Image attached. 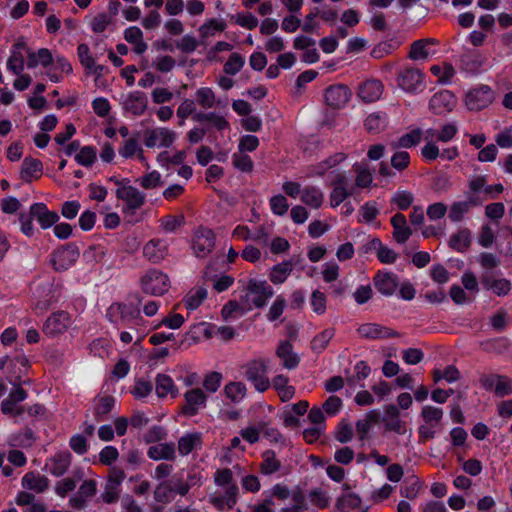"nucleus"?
I'll use <instances>...</instances> for the list:
<instances>
[{
  "label": "nucleus",
  "mask_w": 512,
  "mask_h": 512,
  "mask_svg": "<svg viewBox=\"0 0 512 512\" xmlns=\"http://www.w3.org/2000/svg\"><path fill=\"white\" fill-rule=\"evenodd\" d=\"M478 382L481 388L493 392L498 397L512 394V380L505 375L481 372L478 374Z\"/></svg>",
  "instance_id": "obj_8"
},
{
  "label": "nucleus",
  "mask_w": 512,
  "mask_h": 512,
  "mask_svg": "<svg viewBox=\"0 0 512 512\" xmlns=\"http://www.w3.org/2000/svg\"><path fill=\"white\" fill-rule=\"evenodd\" d=\"M156 394L160 398H164L168 395L171 397L177 396V388L175 387L172 378L165 374H158L155 381Z\"/></svg>",
  "instance_id": "obj_46"
},
{
  "label": "nucleus",
  "mask_w": 512,
  "mask_h": 512,
  "mask_svg": "<svg viewBox=\"0 0 512 512\" xmlns=\"http://www.w3.org/2000/svg\"><path fill=\"white\" fill-rule=\"evenodd\" d=\"M292 270L293 263L291 260L278 263L271 268L269 272V280L275 285L282 284L286 281Z\"/></svg>",
  "instance_id": "obj_45"
},
{
  "label": "nucleus",
  "mask_w": 512,
  "mask_h": 512,
  "mask_svg": "<svg viewBox=\"0 0 512 512\" xmlns=\"http://www.w3.org/2000/svg\"><path fill=\"white\" fill-rule=\"evenodd\" d=\"M226 29V23L216 19H210L202 24L199 28L200 37L203 39L214 36L218 32H223Z\"/></svg>",
  "instance_id": "obj_62"
},
{
  "label": "nucleus",
  "mask_w": 512,
  "mask_h": 512,
  "mask_svg": "<svg viewBox=\"0 0 512 512\" xmlns=\"http://www.w3.org/2000/svg\"><path fill=\"white\" fill-rule=\"evenodd\" d=\"M223 392L231 402L240 403L247 394V388L242 382H229L225 385Z\"/></svg>",
  "instance_id": "obj_56"
},
{
  "label": "nucleus",
  "mask_w": 512,
  "mask_h": 512,
  "mask_svg": "<svg viewBox=\"0 0 512 512\" xmlns=\"http://www.w3.org/2000/svg\"><path fill=\"white\" fill-rule=\"evenodd\" d=\"M118 153L124 159L132 158L135 155H137L140 160L144 159L143 149L140 147L136 138L124 140L118 149Z\"/></svg>",
  "instance_id": "obj_54"
},
{
  "label": "nucleus",
  "mask_w": 512,
  "mask_h": 512,
  "mask_svg": "<svg viewBox=\"0 0 512 512\" xmlns=\"http://www.w3.org/2000/svg\"><path fill=\"white\" fill-rule=\"evenodd\" d=\"M444 412L441 408L425 405L422 407L420 416L423 423L418 428L419 437L426 441L433 439L437 430L441 429V422Z\"/></svg>",
  "instance_id": "obj_4"
},
{
  "label": "nucleus",
  "mask_w": 512,
  "mask_h": 512,
  "mask_svg": "<svg viewBox=\"0 0 512 512\" xmlns=\"http://www.w3.org/2000/svg\"><path fill=\"white\" fill-rule=\"evenodd\" d=\"M21 47V44H15L7 60V70L14 75H20L25 68L24 56L20 51Z\"/></svg>",
  "instance_id": "obj_50"
},
{
  "label": "nucleus",
  "mask_w": 512,
  "mask_h": 512,
  "mask_svg": "<svg viewBox=\"0 0 512 512\" xmlns=\"http://www.w3.org/2000/svg\"><path fill=\"white\" fill-rule=\"evenodd\" d=\"M176 139V132L167 127H154L144 131V144L147 148H169Z\"/></svg>",
  "instance_id": "obj_11"
},
{
  "label": "nucleus",
  "mask_w": 512,
  "mask_h": 512,
  "mask_svg": "<svg viewBox=\"0 0 512 512\" xmlns=\"http://www.w3.org/2000/svg\"><path fill=\"white\" fill-rule=\"evenodd\" d=\"M437 43L433 38H424L414 41L411 45L409 58L412 60H425L429 56L428 47Z\"/></svg>",
  "instance_id": "obj_49"
},
{
  "label": "nucleus",
  "mask_w": 512,
  "mask_h": 512,
  "mask_svg": "<svg viewBox=\"0 0 512 512\" xmlns=\"http://www.w3.org/2000/svg\"><path fill=\"white\" fill-rule=\"evenodd\" d=\"M393 227V238L399 244L405 243L412 234L407 226L406 217L402 213H396L390 220Z\"/></svg>",
  "instance_id": "obj_33"
},
{
  "label": "nucleus",
  "mask_w": 512,
  "mask_h": 512,
  "mask_svg": "<svg viewBox=\"0 0 512 512\" xmlns=\"http://www.w3.org/2000/svg\"><path fill=\"white\" fill-rule=\"evenodd\" d=\"M71 459L69 451L57 452L46 460L45 468L51 475L60 477L68 471Z\"/></svg>",
  "instance_id": "obj_23"
},
{
  "label": "nucleus",
  "mask_w": 512,
  "mask_h": 512,
  "mask_svg": "<svg viewBox=\"0 0 512 512\" xmlns=\"http://www.w3.org/2000/svg\"><path fill=\"white\" fill-rule=\"evenodd\" d=\"M122 106L127 113L139 117L142 116L148 108V98L142 91H132L125 97Z\"/></svg>",
  "instance_id": "obj_21"
},
{
  "label": "nucleus",
  "mask_w": 512,
  "mask_h": 512,
  "mask_svg": "<svg viewBox=\"0 0 512 512\" xmlns=\"http://www.w3.org/2000/svg\"><path fill=\"white\" fill-rule=\"evenodd\" d=\"M124 39L133 46V51L138 55L143 54L148 48L146 42L143 40V33L137 26L126 28L124 31Z\"/></svg>",
  "instance_id": "obj_40"
},
{
  "label": "nucleus",
  "mask_w": 512,
  "mask_h": 512,
  "mask_svg": "<svg viewBox=\"0 0 512 512\" xmlns=\"http://www.w3.org/2000/svg\"><path fill=\"white\" fill-rule=\"evenodd\" d=\"M169 252V244L167 240L161 238H153L149 240L142 249L144 258L154 264L163 261Z\"/></svg>",
  "instance_id": "obj_16"
},
{
  "label": "nucleus",
  "mask_w": 512,
  "mask_h": 512,
  "mask_svg": "<svg viewBox=\"0 0 512 512\" xmlns=\"http://www.w3.org/2000/svg\"><path fill=\"white\" fill-rule=\"evenodd\" d=\"M268 497L276 498L279 501L291 499V504L281 508L280 512H303L307 509L306 497L301 490L291 491L287 485L277 483L271 490Z\"/></svg>",
  "instance_id": "obj_3"
},
{
  "label": "nucleus",
  "mask_w": 512,
  "mask_h": 512,
  "mask_svg": "<svg viewBox=\"0 0 512 512\" xmlns=\"http://www.w3.org/2000/svg\"><path fill=\"white\" fill-rule=\"evenodd\" d=\"M361 503L362 500L357 494L346 492L337 498L335 507L339 512H353L361 507Z\"/></svg>",
  "instance_id": "obj_44"
},
{
  "label": "nucleus",
  "mask_w": 512,
  "mask_h": 512,
  "mask_svg": "<svg viewBox=\"0 0 512 512\" xmlns=\"http://www.w3.org/2000/svg\"><path fill=\"white\" fill-rule=\"evenodd\" d=\"M457 99L449 90H442L435 93L430 101L429 108L436 115H443L451 112L456 106Z\"/></svg>",
  "instance_id": "obj_17"
},
{
  "label": "nucleus",
  "mask_w": 512,
  "mask_h": 512,
  "mask_svg": "<svg viewBox=\"0 0 512 512\" xmlns=\"http://www.w3.org/2000/svg\"><path fill=\"white\" fill-rule=\"evenodd\" d=\"M159 227L165 233H173L184 223V216L180 215H165L159 220Z\"/></svg>",
  "instance_id": "obj_64"
},
{
  "label": "nucleus",
  "mask_w": 512,
  "mask_h": 512,
  "mask_svg": "<svg viewBox=\"0 0 512 512\" xmlns=\"http://www.w3.org/2000/svg\"><path fill=\"white\" fill-rule=\"evenodd\" d=\"M115 405V398L113 396L105 395L95 399L94 401V416L98 422L107 419V415L112 411Z\"/></svg>",
  "instance_id": "obj_43"
},
{
  "label": "nucleus",
  "mask_w": 512,
  "mask_h": 512,
  "mask_svg": "<svg viewBox=\"0 0 512 512\" xmlns=\"http://www.w3.org/2000/svg\"><path fill=\"white\" fill-rule=\"evenodd\" d=\"M494 100V92L488 85H478L471 88L465 96V104L470 111H480L487 108Z\"/></svg>",
  "instance_id": "obj_9"
},
{
  "label": "nucleus",
  "mask_w": 512,
  "mask_h": 512,
  "mask_svg": "<svg viewBox=\"0 0 512 512\" xmlns=\"http://www.w3.org/2000/svg\"><path fill=\"white\" fill-rule=\"evenodd\" d=\"M22 487L36 493H42L48 488V479L34 472H27L21 480Z\"/></svg>",
  "instance_id": "obj_41"
},
{
  "label": "nucleus",
  "mask_w": 512,
  "mask_h": 512,
  "mask_svg": "<svg viewBox=\"0 0 512 512\" xmlns=\"http://www.w3.org/2000/svg\"><path fill=\"white\" fill-rule=\"evenodd\" d=\"M245 296L243 300L256 308H262L273 296V288L265 281L251 278L245 286Z\"/></svg>",
  "instance_id": "obj_7"
},
{
  "label": "nucleus",
  "mask_w": 512,
  "mask_h": 512,
  "mask_svg": "<svg viewBox=\"0 0 512 512\" xmlns=\"http://www.w3.org/2000/svg\"><path fill=\"white\" fill-rule=\"evenodd\" d=\"M215 246V234L210 228L199 227L193 235L192 249L199 258L206 257Z\"/></svg>",
  "instance_id": "obj_13"
},
{
  "label": "nucleus",
  "mask_w": 512,
  "mask_h": 512,
  "mask_svg": "<svg viewBox=\"0 0 512 512\" xmlns=\"http://www.w3.org/2000/svg\"><path fill=\"white\" fill-rule=\"evenodd\" d=\"M147 456L154 461H174L176 459L175 444L173 442H162L150 446L147 449Z\"/></svg>",
  "instance_id": "obj_29"
},
{
  "label": "nucleus",
  "mask_w": 512,
  "mask_h": 512,
  "mask_svg": "<svg viewBox=\"0 0 512 512\" xmlns=\"http://www.w3.org/2000/svg\"><path fill=\"white\" fill-rule=\"evenodd\" d=\"M31 215L38 221L42 229H48L55 225L59 220V215L55 211H50L46 204L38 202L30 206Z\"/></svg>",
  "instance_id": "obj_24"
},
{
  "label": "nucleus",
  "mask_w": 512,
  "mask_h": 512,
  "mask_svg": "<svg viewBox=\"0 0 512 512\" xmlns=\"http://www.w3.org/2000/svg\"><path fill=\"white\" fill-rule=\"evenodd\" d=\"M207 290L204 287H194L185 296L183 302L187 310L197 309L207 298Z\"/></svg>",
  "instance_id": "obj_52"
},
{
  "label": "nucleus",
  "mask_w": 512,
  "mask_h": 512,
  "mask_svg": "<svg viewBox=\"0 0 512 512\" xmlns=\"http://www.w3.org/2000/svg\"><path fill=\"white\" fill-rule=\"evenodd\" d=\"M106 255L105 247L97 244L89 246L83 252V260L89 265L101 263Z\"/></svg>",
  "instance_id": "obj_61"
},
{
  "label": "nucleus",
  "mask_w": 512,
  "mask_h": 512,
  "mask_svg": "<svg viewBox=\"0 0 512 512\" xmlns=\"http://www.w3.org/2000/svg\"><path fill=\"white\" fill-rule=\"evenodd\" d=\"M364 125L368 132L380 133L387 125V115L381 112L371 113L366 117Z\"/></svg>",
  "instance_id": "obj_55"
},
{
  "label": "nucleus",
  "mask_w": 512,
  "mask_h": 512,
  "mask_svg": "<svg viewBox=\"0 0 512 512\" xmlns=\"http://www.w3.org/2000/svg\"><path fill=\"white\" fill-rule=\"evenodd\" d=\"M423 77L424 76L419 69L409 67L398 73L397 83L404 91L416 93L424 88Z\"/></svg>",
  "instance_id": "obj_14"
},
{
  "label": "nucleus",
  "mask_w": 512,
  "mask_h": 512,
  "mask_svg": "<svg viewBox=\"0 0 512 512\" xmlns=\"http://www.w3.org/2000/svg\"><path fill=\"white\" fill-rule=\"evenodd\" d=\"M346 158V154L342 152H337L314 165L311 168V172L308 174V176H323L327 171L337 167L340 163L345 161Z\"/></svg>",
  "instance_id": "obj_34"
},
{
  "label": "nucleus",
  "mask_w": 512,
  "mask_h": 512,
  "mask_svg": "<svg viewBox=\"0 0 512 512\" xmlns=\"http://www.w3.org/2000/svg\"><path fill=\"white\" fill-rule=\"evenodd\" d=\"M140 285L144 293L161 296L169 290L170 280L164 272L151 268L140 278Z\"/></svg>",
  "instance_id": "obj_6"
},
{
  "label": "nucleus",
  "mask_w": 512,
  "mask_h": 512,
  "mask_svg": "<svg viewBox=\"0 0 512 512\" xmlns=\"http://www.w3.org/2000/svg\"><path fill=\"white\" fill-rule=\"evenodd\" d=\"M357 333L360 335V337L368 340H378L400 336L397 331L377 323L362 324L357 328Z\"/></svg>",
  "instance_id": "obj_19"
},
{
  "label": "nucleus",
  "mask_w": 512,
  "mask_h": 512,
  "mask_svg": "<svg viewBox=\"0 0 512 512\" xmlns=\"http://www.w3.org/2000/svg\"><path fill=\"white\" fill-rule=\"evenodd\" d=\"M270 383L282 402H287L295 396L296 388L289 385V378L287 376L283 374L276 375Z\"/></svg>",
  "instance_id": "obj_31"
},
{
  "label": "nucleus",
  "mask_w": 512,
  "mask_h": 512,
  "mask_svg": "<svg viewBox=\"0 0 512 512\" xmlns=\"http://www.w3.org/2000/svg\"><path fill=\"white\" fill-rule=\"evenodd\" d=\"M436 142L448 143L452 141L458 133V126L454 122H447L434 130L432 128L427 129L425 132Z\"/></svg>",
  "instance_id": "obj_37"
},
{
  "label": "nucleus",
  "mask_w": 512,
  "mask_h": 512,
  "mask_svg": "<svg viewBox=\"0 0 512 512\" xmlns=\"http://www.w3.org/2000/svg\"><path fill=\"white\" fill-rule=\"evenodd\" d=\"M276 355L282 360L283 367L286 369H295L299 365L300 359L293 352V347L289 341L280 342Z\"/></svg>",
  "instance_id": "obj_38"
},
{
  "label": "nucleus",
  "mask_w": 512,
  "mask_h": 512,
  "mask_svg": "<svg viewBox=\"0 0 512 512\" xmlns=\"http://www.w3.org/2000/svg\"><path fill=\"white\" fill-rule=\"evenodd\" d=\"M423 131L420 128H414L400 136L397 140L391 142L392 149H409L418 145L422 139Z\"/></svg>",
  "instance_id": "obj_39"
},
{
  "label": "nucleus",
  "mask_w": 512,
  "mask_h": 512,
  "mask_svg": "<svg viewBox=\"0 0 512 512\" xmlns=\"http://www.w3.org/2000/svg\"><path fill=\"white\" fill-rule=\"evenodd\" d=\"M72 71L73 68L68 59L57 55L53 58V62L49 66L46 75L51 82L58 83L64 78V75L71 74Z\"/></svg>",
  "instance_id": "obj_27"
},
{
  "label": "nucleus",
  "mask_w": 512,
  "mask_h": 512,
  "mask_svg": "<svg viewBox=\"0 0 512 512\" xmlns=\"http://www.w3.org/2000/svg\"><path fill=\"white\" fill-rule=\"evenodd\" d=\"M73 324L71 315L66 311L52 313L45 320L42 331L48 337H56L65 333Z\"/></svg>",
  "instance_id": "obj_12"
},
{
  "label": "nucleus",
  "mask_w": 512,
  "mask_h": 512,
  "mask_svg": "<svg viewBox=\"0 0 512 512\" xmlns=\"http://www.w3.org/2000/svg\"><path fill=\"white\" fill-rule=\"evenodd\" d=\"M195 103L203 110H209L223 106L216 98L215 92L210 87H200L195 91Z\"/></svg>",
  "instance_id": "obj_35"
},
{
  "label": "nucleus",
  "mask_w": 512,
  "mask_h": 512,
  "mask_svg": "<svg viewBox=\"0 0 512 512\" xmlns=\"http://www.w3.org/2000/svg\"><path fill=\"white\" fill-rule=\"evenodd\" d=\"M203 445L202 433L194 431L183 434L177 443V450L180 456L184 457L194 450H200Z\"/></svg>",
  "instance_id": "obj_25"
},
{
  "label": "nucleus",
  "mask_w": 512,
  "mask_h": 512,
  "mask_svg": "<svg viewBox=\"0 0 512 512\" xmlns=\"http://www.w3.org/2000/svg\"><path fill=\"white\" fill-rule=\"evenodd\" d=\"M471 244V232L467 228L460 229L452 234L449 239V246L457 252H465Z\"/></svg>",
  "instance_id": "obj_47"
},
{
  "label": "nucleus",
  "mask_w": 512,
  "mask_h": 512,
  "mask_svg": "<svg viewBox=\"0 0 512 512\" xmlns=\"http://www.w3.org/2000/svg\"><path fill=\"white\" fill-rule=\"evenodd\" d=\"M430 72L437 78V81L443 84L449 83L455 75L454 67L449 63L442 65H433Z\"/></svg>",
  "instance_id": "obj_60"
},
{
  "label": "nucleus",
  "mask_w": 512,
  "mask_h": 512,
  "mask_svg": "<svg viewBox=\"0 0 512 512\" xmlns=\"http://www.w3.org/2000/svg\"><path fill=\"white\" fill-rule=\"evenodd\" d=\"M193 121L199 123H208L211 127L220 132L230 129V123L228 120L216 112L199 111L197 114H194Z\"/></svg>",
  "instance_id": "obj_32"
},
{
  "label": "nucleus",
  "mask_w": 512,
  "mask_h": 512,
  "mask_svg": "<svg viewBox=\"0 0 512 512\" xmlns=\"http://www.w3.org/2000/svg\"><path fill=\"white\" fill-rule=\"evenodd\" d=\"M300 200L312 209H318L324 202L322 190L313 185H306L302 188Z\"/></svg>",
  "instance_id": "obj_36"
},
{
  "label": "nucleus",
  "mask_w": 512,
  "mask_h": 512,
  "mask_svg": "<svg viewBox=\"0 0 512 512\" xmlns=\"http://www.w3.org/2000/svg\"><path fill=\"white\" fill-rule=\"evenodd\" d=\"M351 97V90L343 84L331 85L324 92L325 103L333 109L344 108Z\"/></svg>",
  "instance_id": "obj_15"
},
{
  "label": "nucleus",
  "mask_w": 512,
  "mask_h": 512,
  "mask_svg": "<svg viewBox=\"0 0 512 512\" xmlns=\"http://www.w3.org/2000/svg\"><path fill=\"white\" fill-rule=\"evenodd\" d=\"M425 141L426 143L421 148L420 154L425 162L430 163L440 157V149L436 144V141L427 134L425 136Z\"/></svg>",
  "instance_id": "obj_63"
},
{
  "label": "nucleus",
  "mask_w": 512,
  "mask_h": 512,
  "mask_svg": "<svg viewBox=\"0 0 512 512\" xmlns=\"http://www.w3.org/2000/svg\"><path fill=\"white\" fill-rule=\"evenodd\" d=\"M43 165L40 160L26 157L22 163L21 179L29 182L32 179H37L41 176Z\"/></svg>",
  "instance_id": "obj_42"
},
{
  "label": "nucleus",
  "mask_w": 512,
  "mask_h": 512,
  "mask_svg": "<svg viewBox=\"0 0 512 512\" xmlns=\"http://www.w3.org/2000/svg\"><path fill=\"white\" fill-rule=\"evenodd\" d=\"M373 283L376 290L384 296H391L399 287V278L393 272L378 271L374 278Z\"/></svg>",
  "instance_id": "obj_22"
},
{
  "label": "nucleus",
  "mask_w": 512,
  "mask_h": 512,
  "mask_svg": "<svg viewBox=\"0 0 512 512\" xmlns=\"http://www.w3.org/2000/svg\"><path fill=\"white\" fill-rule=\"evenodd\" d=\"M117 189L115 195L117 199L123 201L122 211L126 214H134L146 202V196L136 187L128 185L124 180H116Z\"/></svg>",
  "instance_id": "obj_2"
},
{
  "label": "nucleus",
  "mask_w": 512,
  "mask_h": 512,
  "mask_svg": "<svg viewBox=\"0 0 512 512\" xmlns=\"http://www.w3.org/2000/svg\"><path fill=\"white\" fill-rule=\"evenodd\" d=\"M484 289L491 290L497 296H506L510 293L512 284L509 279L496 277L494 273L484 272L480 276Z\"/></svg>",
  "instance_id": "obj_20"
},
{
  "label": "nucleus",
  "mask_w": 512,
  "mask_h": 512,
  "mask_svg": "<svg viewBox=\"0 0 512 512\" xmlns=\"http://www.w3.org/2000/svg\"><path fill=\"white\" fill-rule=\"evenodd\" d=\"M378 418H379V413L375 410H372V411H369L363 419L358 420L356 422V432H357L359 439L363 440L367 436V434L371 428V425L373 423L377 422Z\"/></svg>",
  "instance_id": "obj_59"
},
{
  "label": "nucleus",
  "mask_w": 512,
  "mask_h": 512,
  "mask_svg": "<svg viewBox=\"0 0 512 512\" xmlns=\"http://www.w3.org/2000/svg\"><path fill=\"white\" fill-rule=\"evenodd\" d=\"M335 336L334 328H326L323 331L316 334L311 340L310 347L313 352L320 354L328 346L331 339Z\"/></svg>",
  "instance_id": "obj_53"
},
{
  "label": "nucleus",
  "mask_w": 512,
  "mask_h": 512,
  "mask_svg": "<svg viewBox=\"0 0 512 512\" xmlns=\"http://www.w3.org/2000/svg\"><path fill=\"white\" fill-rule=\"evenodd\" d=\"M107 319L118 328L121 326L131 327L132 324H139L142 320L140 312L125 303H112L106 311Z\"/></svg>",
  "instance_id": "obj_5"
},
{
  "label": "nucleus",
  "mask_w": 512,
  "mask_h": 512,
  "mask_svg": "<svg viewBox=\"0 0 512 512\" xmlns=\"http://www.w3.org/2000/svg\"><path fill=\"white\" fill-rule=\"evenodd\" d=\"M383 90L384 86L381 81L371 79L359 86L357 95L363 102L372 103L380 99Z\"/></svg>",
  "instance_id": "obj_28"
},
{
  "label": "nucleus",
  "mask_w": 512,
  "mask_h": 512,
  "mask_svg": "<svg viewBox=\"0 0 512 512\" xmlns=\"http://www.w3.org/2000/svg\"><path fill=\"white\" fill-rule=\"evenodd\" d=\"M353 170L356 174L355 177V186L358 188H368L371 186L373 182V176L371 171L366 165L361 163H355L353 165Z\"/></svg>",
  "instance_id": "obj_58"
},
{
  "label": "nucleus",
  "mask_w": 512,
  "mask_h": 512,
  "mask_svg": "<svg viewBox=\"0 0 512 512\" xmlns=\"http://www.w3.org/2000/svg\"><path fill=\"white\" fill-rule=\"evenodd\" d=\"M372 246L376 249L378 260L384 264H393L398 258V254L389 247L382 244V242L375 238L372 240Z\"/></svg>",
  "instance_id": "obj_57"
},
{
  "label": "nucleus",
  "mask_w": 512,
  "mask_h": 512,
  "mask_svg": "<svg viewBox=\"0 0 512 512\" xmlns=\"http://www.w3.org/2000/svg\"><path fill=\"white\" fill-rule=\"evenodd\" d=\"M207 397L200 388L190 389L184 394V405L182 413L192 417L198 414L199 410L205 408Z\"/></svg>",
  "instance_id": "obj_18"
},
{
  "label": "nucleus",
  "mask_w": 512,
  "mask_h": 512,
  "mask_svg": "<svg viewBox=\"0 0 512 512\" xmlns=\"http://www.w3.org/2000/svg\"><path fill=\"white\" fill-rule=\"evenodd\" d=\"M261 457L260 472L263 475H271L280 470L281 462L276 458V454L273 450H265Z\"/></svg>",
  "instance_id": "obj_51"
},
{
  "label": "nucleus",
  "mask_w": 512,
  "mask_h": 512,
  "mask_svg": "<svg viewBox=\"0 0 512 512\" xmlns=\"http://www.w3.org/2000/svg\"><path fill=\"white\" fill-rule=\"evenodd\" d=\"M482 200L480 196L473 195L465 201H457L452 203L449 209L448 217L452 222H460L464 215L469 211L471 206L481 205Z\"/></svg>",
  "instance_id": "obj_30"
},
{
  "label": "nucleus",
  "mask_w": 512,
  "mask_h": 512,
  "mask_svg": "<svg viewBox=\"0 0 512 512\" xmlns=\"http://www.w3.org/2000/svg\"><path fill=\"white\" fill-rule=\"evenodd\" d=\"M251 308L252 305L248 302L239 303L237 301H229L223 306L221 314L224 319H236L242 317L246 312L251 310Z\"/></svg>",
  "instance_id": "obj_48"
},
{
  "label": "nucleus",
  "mask_w": 512,
  "mask_h": 512,
  "mask_svg": "<svg viewBox=\"0 0 512 512\" xmlns=\"http://www.w3.org/2000/svg\"><path fill=\"white\" fill-rule=\"evenodd\" d=\"M80 252L75 244H67L50 254V263L55 271H65L72 267L79 258Z\"/></svg>",
  "instance_id": "obj_10"
},
{
  "label": "nucleus",
  "mask_w": 512,
  "mask_h": 512,
  "mask_svg": "<svg viewBox=\"0 0 512 512\" xmlns=\"http://www.w3.org/2000/svg\"><path fill=\"white\" fill-rule=\"evenodd\" d=\"M309 409L307 400H300L299 402L287 405L283 408L282 419L286 427H295L299 424V416H303Z\"/></svg>",
  "instance_id": "obj_26"
},
{
  "label": "nucleus",
  "mask_w": 512,
  "mask_h": 512,
  "mask_svg": "<svg viewBox=\"0 0 512 512\" xmlns=\"http://www.w3.org/2000/svg\"><path fill=\"white\" fill-rule=\"evenodd\" d=\"M268 368V359H251L242 366L243 377L252 384L257 392L264 393L271 387Z\"/></svg>",
  "instance_id": "obj_1"
}]
</instances>
